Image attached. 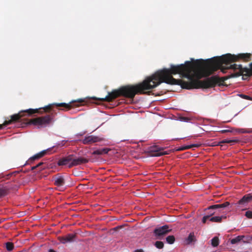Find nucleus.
<instances>
[{"instance_id": "2f4dec72", "label": "nucleus", "mask_w": 252, "mask_h": 252, "mask_svg": "<svg viewBox=\"0 0 252 252\" xmlns=\"http://www.w3.org/2000/svg\"><path fill=\"white\" fill-rule=\"evenodd\" d=\"M42 164V162H40L39 163V164H38L36 166H33V167H32V169H35L36 167L39 166V165H41Z\"/></svg>"}, {"instance_id": "6ab92c4d", "label": "nucleus", "mask_w": 252, "mask_h": 252, "mask_svg": "<svg viewBox=\"0 0 252 252\" xmlns=\"http://www.w3.org/2000/svg\"><path fill=\"white\" fill-rule=\"evenodd\" d=\"M155 245L158 249H161L163 247V243L161 241H157Z\"/></svg>"}, {"instance_id": "4be33fe9", "label": "nucleus", "mask_w": 252, "mask_h": 252, "mask_svg": "<svg viewBox=\"0 0 252 252\" xmlns=\"http://www.w3.org/2000/svg\"><path fill=\"white\" fill-rule=\"evenodd\" d=\"M74 235L73 234H68L67 236H66L67 238V241L69 242H71L73 240Z\"/></svg>"}, {"instance_id": "4c0bfd02", "label": "nucleus", "mask_w": 252, "mask_h": 252, "mask_svg": "<svg viewBox=\"0 0 252 252\" xmlns=\"http://www.w3.org/2000/svg\"><path fill=\"white\" fill-rule=\"evenodd\" d=\"M50 106H48V107H49ZM48 107V106H46V108H47Z\"/></svg>"}, {"instance_id": "c85d7f7f", "label": "nucleus", "mask_w": 252, "mask_h": 252, "mask_svg": "<svg viewBox=\"0 0 252 252\" xmlns=\"http://www.w3.org/2000/svg\"><path fill=\"white\" fill-rule=\"evenodd\" d=\"M180 120L185 122H188L189 121V119L187 117H182L180 119Z\"/></svg>"}, {"instance_id": "ddd939ff", "label": "nucleus", "mask_w": 252, "mask_h": 252, "mask_svg": "<svg viewBox=\"0 0 252 252\" xmlns=\"http://www.w3.org/2000/svg\"><path fill=\"white\" fill-rule=\"evenodd\" d=\"M239 141L238 139H224L219 142H218L216 145L221 146L222 143H237Z\"/></svg>"}, {"instance_id": "b1692460", "label": "nucleus", "mask_w": 252, "mask_h": 252, "mask_svg": "<svg viewBox=\"0 0 252 252\" xmlns=\"http://www.w3.org/2000/svg\"><path fill=\"white\" fill-rule=\"evenodd\" d=\"M245 216L249 219H252V211H247L245 213Z\"/></svg>"}, {"instance_id": "c9c22d12", "label": "nucleus", "mask_w": 252, "mask_h": 252, "mask_svg": "<svg viewBox=\"0 0 252 252\" xmlns=\"http://www.w3.org/2000/svg\"><path fill=\"white\" fill-rule=\"evenodd\" d=\"M158 149H159V148H156V149L155 150V151H158Z\"/></svg>"}, {"instance_id": "4468645a", "label": "nucleus", "mask_w": 252, "mask_h": 252, "mask_svg": "<svg viewBox=\"0 0 252 252\" xmlns=\"http://www.w3.org/2000/svg\"><path fill=\"white\" fill-rule=\"evenodd\" d=\"M195 241V236L193 233H190L185 241L187 244H189Z\"/></svg>"}, {"instance_id": "c756f323", "label": "nucleus", "mask_w": 252, "mask_h": 252, "mask_svg": "<svg viewBox=\"0 0 252 252\" xmlns=\"http://www.w3.org/2000/svg\"><path fill=\"white\" fill-rule=\"evenodd\" d=\"M164 154H166V153L164 152H160V153H158V154H157L156 155V156H160L164 155Z\"/></svg>"}, {"instance_id": "39448f33", "label": "nucleus", "mask_w": 252, "mask_h": 252, "mask_svg": "<svg viewBox=\"0 0 252 252\" xmlns=\"http://www.w3.org/2000/svg\"><path fill=\"white\" fill-rule=\"evenodd\" d=\"M171 230L167 225L159 227L154 230V234L158 239H160Z\"/></svg>"}, {"instance_id": "72a5a7b5", "label": "nucleus", "mask_w": 252, "mask_h": 252, "mask_svg": "<svg viewBox=\"0 0 252 252\" xmlns=\"http://www.w3.org/2000/svg\"><path fill=\"white\" fill-rule=\"evenodd\" d=\"M64 142V141H62L61 143H59L58 145L63 146L64 145V143H63Z\"/></svg>"}, {"instance_id": "f8f14e48", "label": "nucleus", "mask_w": 252, "mask_h": 252, "mask_svg": "<svg viewBox=\"0 0 252 252\" xmlns=\"http://www.w3.org/2000/svg\"><path fill=\"white\" fill-rule=\"evenodd\" d=\"M226 217L224 216H214L210 218V221L215 222H220L221 221L222 219L223 218H225Z\"/></svg>"}, {"instance_id": "1a4fd4ad", "label": "nucleus", "mask_w": 252, "mask_h": 252, "mask_svg": "<svg viewBox=\"0 0 252 252\" xmlns=\"http://www.w3.org/2000/svg\"><path fill=\"white\" fill-rule=\"evenodd\" d=\"M21 116H22L20 114V113L12 115L11 116V120H10L9 121H5L4 122V123H3V125L4 126L9 125L11 123L12 121H15L19 120Z\"/></svg>"}, {"instance_id": "cd10ccee", "label": "nucleus", "mask_w": 252, "mask_h": 252, "mask_svg": "<svg viewBox=\"0 0 252 252\" xmlns=\"http://www.w3.org/2000/svg\"><path fill=\"white\" fill-rule=\"evenodd\" d=\"M220 132L223 133L225 132H234V130L233 129H223L220 131Z\"/></svg>"}, {"instance_id": "aec40b11", "label": "nucleus", "mask_w": 252, "mask_h": 252, "mask_svg": "<svg viewBox=\"0 0 252 252\" xmlns=\"http://www.w3.org/2000/svg\"><path fill=\"white\" fill-rule=\"evenodd\" d=\"M6 248L7 251H11L13 249V245L9 242L6 244Z\"/></svg>"}, {"instance_id": "412c9836", "label": "nucleus", "mask_w": 252, "mask_h": 252, "mask_svg": "<svg viewBox=\"0 0 252 252\" xmlns=\"http://www.w3.org/2000/svg\"><path fill=\"white\" fill-rule=\"evenodd\" d=\"M29 112L30 114H32V113L37 112H38V109H27V110H26L22 111L21 112Z\"/></svg>"}, {"instance_id": "473e14b6", "label": "nucleus", "mask_w": 252, "mask_h": 252, "mask_svg": "<svg viewBox=\"0 0 252 252\" xmlns=\"http://www.w3.org/2000/svg\"><path fill=\"white\" fill-rule=\"evenodd\" d=\"M134 252H144L143 250L142 249L136 250L134 251Z\"/></svg>"}, {"instance_id": "f257e3e1", "label": "nucleus", "mask_w": 252, "mask_h": 252, "mask_svg": "<svg viewBox=\"0 0 252 252\" xmlns=\"http://www.w3.org/2000/svg\"><path fill=\"white\" fill-rule=\"evenodd\" d=\"M250 54H239L237 55L227 54L220 57H214L206 61L203 60H194L191 58L190 61H186L185 63L179 65L171 64L170 68H163L157 71L150 77L147 78L142 83L135 86H126L109 93L104 98L106 101H111L119 95L132 98L137 94L145 93V91L152 89L162 82L171 85H181L183 87L189 89L190 85L186 84L180 79H175L172 74H179L181 77L187 78L190 83L194 84L202 78L204 75V68L215 69L220 68L223 72L227 69L236 71L234 76L241 75L250 76L252 74V63L250 68L243 67L240 64L229 63L239 59L248 61L250 59Z\"/></svg>"}, {"instance_id": "9b49d317", "label": "nucleus", "mask_w": 252, "mask_h": 252, "mask_svg": "<svg viewBox=\"0 0 252 252\" xmlns=\"http://www.w3.org/2000/svg\"><path fill=\"white\" fill-rule=\"evenodd\" d=\"M109 151V150L107 148L98 149V150L94 151L93 153V155H98L105 154L108 153Z\"/></svg>"}, {"instance_id": "6e6552de", "label": "nucleus", "mask_w": 252, "mask_h": 252, "mask_svg": "<svg viewBox=\"0 0 252 252\" xmlns=\"http://www.w3.org/2000/svg\"><path fill=\"white\" fill-rule=\"evenodd\" d=\"M101 138L94 135H89L85 137L83 140V143L85 144H90L101 141Z\"/></svg>"}, {"instance_id": "7ed1b4c3", "label": "nucleus", "mask_w": 252, "mask_h": 252, "mask_svg": "<svg viewBox=\"0 0 252 252\" xmlns=\"http://www.w3.org/2000/svg\"><path fill=\"white\" fill-rule=\"evenodd\" d=\"M229 205V203L228 202H225L222 204L211 205L207 208L205 210L207 211V215L209 216V217L211 218L213 215H218L221 212V209L225 208Z\"/></svg>"}, {"instance_id": "a211bd4d", "label": "nucleus", "mask_w": 252, "mask_h": 252, "mask_svg": "<svg viewBox=\"0 0 252 252\" xmlns=\"http://www.w3.org/2000/svg\"><path fill=\"white\" fill-rule=\"evenodd\" d=\"M199 146V144H191V145L184 146V147H182L181 148V150H186V149H189L191 148L192 147H198Z\"/></svg>"}, {"instance_id": "dca6fc26", "label": "nucleus", "mask_w": 252, "mask_h": 252, "mask_svg": "<svg viewBox=\"0 0 252 252\" xmlns=\"http://www.w3.org/2000/svg\"><path fill=\"white\" fill-rule=\"evenodd\" d=\"M219 244V239L218 237H215L211 240V245L213 247H217Z\"/></svg>"}, {"instance_id": "393cba45", "label": "nucleus", "mask_w": 252, "mask_h": 252, "mask_svg": "<svg viewBox=\"0 0 252 252\" xmlns=\"http://www.w3.org/2000/svg\"><path fill=\"white\" fill-rule=\"evenodd\" d=\"M210 218L209 216H208L207 215L204 216L202 220V222L204 223H206L208 220H210Z\"/></svg>"}, {"instance_id": "e433bc0d", "label": "nucleus", "mask_w": 252, "mask_h": 252, "mask_svg": "<svg viewBox=\"0 0 252 252\" xmlns=\"http://www.w3.org/2000/svg\"><path fill=\"white\" fill-rule=\"evenodd\" d=\"M2 127V125H0V128Z\"/></svg>"}, {"instance_id": "7c9ffc66", "label": "nucleus", "mask_w": 252, "mask_h": 252, "mask_svg": "<svg viewBox=\"0 0 252 252\" xmlns=\"http://www.w3.org/2000/svg\"><path fill=\"white\" fill-rule=\"evenodd\" d=\"M67 104L65 103H61L57 104V105L59 106H65Z\"/></svg>"}, {"instance_id": "9d476101", "label": "nucleus", "mask_w": 252, "mask_h": 252, "mask_svg": "<svg viewBox=\"0 0 252 252\" xmlns=\"http://www.w3.org/2000/svg\"><path fill=\"white\" fill-rule=\"evenodd\" d=\"M49 149H48L47 150H43V151H41L40 152L34 155L31 158L33 160L39 158L44 156L46 154L47 151H48Z\"/></svg>"}, {"instance_id": "2eb2a0df", "label": "nucleus", "mask_w": 252, "mask_h": 252, "mask_svg": "<svg viewBox=\"0 0 252 252\" xmlns=\"http://www.w3.org/2000/svg\"><path fill=\"white\" fill-rule=\"evenodd\" d=\"M243 238V236H238L232 239L231 240V243L232 244H237L240 242L241 240H242Z\"/></svg>"}, {"instance_id": "423d86ee", "label": "nucleus", "mask_w": 252, "mask_h": 252, "mask_svg": "<svg viewBox=\"0 0 252 252\" xmlns=\"http://www.w3.org/2000/svg\"><path fill=\"white\" fill-rule=\"evenodd\" d=\"M53 180L54 184L59 188L60 190H63L65 189V180L63 176L57 175L54 178Z\"/></svg>"}, {"instance_id": "f3484780", "label": "nucleus", "mask_w": 252, "mask_h": 252, "mask_svg": "<svg viewBox=\"0 0 252 252\" xmlns=\"http://www.w3.org/2000/svg\"><path fill=\"white\" fill-rule=\"evenodd\" d=\"M166 240L168 244H172L175 241V238L173 235H170L166 237Z\"/></svg>"}, {"instance_id": "f03ea898", "label": "nucleus", "mask_w": 252, "mask_h": 252, "mask_svg": "<svg viewBox=\"0 0 252 252\" xmlns=\"http://www.w3.org/2000/svg\"><path fill=\"white\" fill-rule=\"evenodd\" d=\"M88 160L83 158H74L73 155H69L65 158L60 159L58 161L60 166L65 165L69 168L77 166L83 163H86Z\"/></svg>"}, {"instance_id": "bb28decb", "label": "nucleus", "mask_w": 252, "mask_h": 252, "mask_svg": "<svg viewBox=\"0 0 252 252\" xmlns=\"http://www.w3.org/2000/svg\"><path fill=\"white\" fill-rule=\"evenodd\" d=\"M60 241L63 244H65V243H66L67 242H69L68 241H67V238H66V237L61 238V239H60Z\"/></svg>"}, {"instance_id": "20e7f679", "label": "nucleus", "mask_w": 252, "mask_h": 252, "mask_svg": "<svg viewBox=\"0 0 252 252\" xmlns=\"http://www.w3.org/2000/svg\"><path fill=\"white\" fill-rule=\"evenodd\" d=\"M51 118L50 116L47 115L43 117H39L30 120L29 123L37 126L38 128L45 127L51 121Z\"/></svg>"}, {"instance_id": "5701e85b", "label": "nucleus", "mask_w": 252, "mask_h": 252, "mask_svg": "<svg viewBox=\"0 0 252 252\" xmlns=\"http://www.w3.org/2000/svg\"><path fill=\"white\" fill-rule=\"evenodd\" d=\"M233 130H234V132H236L241 133H244L248 132L244 129H233Z\"/></svg>"}, {"instance_id": "0eeeda50", "label": "nucleus", "mask_w": 252, "mask_h": 252, "mask_svg": "<svg viewBox=\"0 0 252 252\" xmlns=\"http://www.w3.org/2000/svg\"><path fill=\"white\" fill-rule=\"evenodd\" d=\"M252 200V195L248 194L245 195L237 203V207L241 209L242 210H244V208L247 206V204Z\"/></svg>"}, {"instance_id": "a878e982", "label": "nucleus", "mask_w": 252, "mask_h": 252, "mask_svg": "<svg viewBox=\"0 0 252 252\" xmlns=\"http://www.w3.org/2000/svg\"><path fill=\"white\" fill-rule=\"evenodd\" d=\"M239 95L244 99L252 100V98L248 95H246L243 94H240Z\"/></svg>"}, {"instance_id": "f704fd0d", "label": "nucleus", "mask_w": 252, "mask_h": 252, "mask_svg": "<svg viewBox=\"0 0 252 252\" xmlns=\"http://www.w3.org/2000/svg\"><path fill=\"white\" fill-rule=\"evenodd\" d=\"M49 252H56L52 249H50L49 250Z\"/></svg>"}]
</instances>
